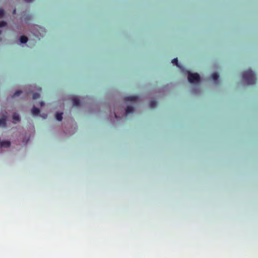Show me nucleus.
Instances as JSON below:
<instances>
[{
  "label": "nucleus",
  "instance_id": "obj_7",
  "mask_svg": "<svg viewBox=\"0 0 258 258\" xmlns=\"http://www.w3.org/2000/svg\"><path fill=\"white\" fill-rule=\"evenodd\" d=\"M11 145V143L10 141H3L1 142V147H9Z\"/></svg>",
  "mask_w": 258,
  "mask_h": 258
},
{
  "label": "nucleus",
  "instance_id": "obj_12",
  "mask_svg": "<svg viewBox=\"0 0 258 258\" xmlns=\"http://www.w3.org/2000/svg\"><path fill=\"white\" fill-rule=\"evenodd\" d=\"M62 113H57L55 115L56 119L58 121H61L62 119Z\"/></svg>",
  "mask_w": 258,
  "mask_h": 258
},
{
  "label": "nucleus",
  "instance_id": "obj_8",
  "mask_svg": "<svg viewBox=\"0 0 258 258\" xmlns=\"http://www.w3.org/2000/svg\"><path fill=\"white\" fill-rule=\"evenodd\" d=\"M134 111V108L132 106H128L125 110L126 114L133 113Z\"/></svg>",
  "mask_w": 258,
  "mask_h": 258
},
{
  "label": "nucleus",
  "instance_id": "obj_23",
  "mask_svg": "<svg viewBox=\"0 0 258 258\" xmlns=\"http://www.w3.org/2000/svg\"><path fill=\"white\" fill-rule=\"evenodd\" d=\"M46 117H47V115H46V114H45V116H43V118H45Z\"/></svg>",
  "mask_w": 258,
  "mask_h": 258
},
{
  "label": "nucleus",
  "instance_id": "obj_5",
  "mask_svg": "<svg viewBox=\"0 0 258 258\" xmlns=\"http://www.w3.org/2000/svg\"><path fill=\"white\" fill-rule=\"evenodd\" d=\"M73 105L74 106H79L80 104V100L78 98H73L72 99Z\"/></svg>",
  "mask_w": 258,
  "mask_h": 258
},
{
  "label": "nucleus",
  "instance_id": "obj_14",
  "mask_svg": "<svg viewBox=\"0 0 258 258\" xmlns=\"http://www.w3.org/2000/svg\"><path fill=\"white\" fill-rule=\"evenodd\" d=\"M172 62L175 64L177 67H179L178 61L177 58H175L172 59Z\"/></svg>",
  "mask_w": 258,
  "mask_h": 258
},
{
  "label": "nucleus",
  "instance_id": "obj_19",
  "mask_svg": "<svg viewBox=\"0 0 258 258\" xmlns=\"http://www.w3.org/2000/svg\"><path fill=\"white\" fill-rule=\"evenodd\" d=\"M44 103L43 101H41V102H40V105H41V106H43V105H44Z\"/></svg>",
  "mask_w": 258,
  "mask_h": 258
},
{
  "label": "nucleus",
  "instance_id": "obj_9",
  "mask_svg": "<svg viewBox=\"0 0 258 258\" xmlns=\"http://www.w3.org/2000/svg\"><path fill=\"white\" fill-rule=\"evenodd\" d=\"M157 105V102L156 100H152L150 102V107L151 108H155Z\"/></svg>",
  "mask_w": 258,
  "mask_h": 258
},
{
  "label": "nucleus",
  "instance_id": "obj_1",
  "mask_svg": "<svg viewBox=\"0 0 258 258\" xmlns=\"http://www.w3.org/2000/svg\"><path fill=\"white\" fill-rule=\"evenodd\" d=\"M242 78L248 85L254 84L256 82L255 75L251 70L244 71L242 74Z\"/></svg>",
  "mask_w": 258,
  "mask_h": 258
},
{
  "label": "nucleus",
  "instance_id": "obj_15",
  "mask_svg": "<svg viewBox=\"0 0 258 258\" xmlns=\"http://www.w3.org/2000/svg\"><path fill=\"white\" fill-rule=\"evenodd\" d=\"M40 97V94L38 93H34L33 94V99H37Z\"/></svg>",
  "mask_w": 258,
  "mask_h": 258
},
{
  "label": "nucleus",
  "instance_id": "obj_16",
  "mask_svg": "<svg viewBox=\"0 0 258 258\" xmlns=\"http://www.w3.org/2000/svg\"><path fill=\"white\" fill-rule=\"evenodd\" d=\"M22 93V91L20 90L16 91L13 96V98L15 96H19Z\"/></svg>",
  "mask_w": 258,
  "mask_h": 258
},
{
  "label": "nucleus",
  "instance_id": "obj_2",
  "mask_svg": "<svg viewBox=\"0 0 258 258\" xmlns=\"http://www.w3.org/2000/svg\"><path fill=\"white\" fill-rule=\"evenodd\" d=\"M188 80L190 83H199L200 81V77L198 73L188 72Z\"/></svg>",
  "mask_w": 258,
  "mask_h": 258
},
{
  "label": "nucleus",
  "instance_id": "obj_4",
  "mask_svg": "<svg viewBox=\"0 0 258 258\" xmlns=\"http://www.w3.org/2000/svg\"><path fill=\"white\" fill-rule=\"evenodd\" d=\"M6 118L7 115H3V117L0 118V126L6 127Z\"/></svg>",
  "mask_w": 258,
  "mask_h": 258
},
{
  "label": "nucleus",
  "instance_id": "obj_11",
  "mask_svg": "<svg viewBox=\"0 0 258 258\" xmlns=\"http://www.w3.org/2000/svg\"><path fill=\"white\" fill-rule=\"evenodd\" d=\"M212 79L213 81H217L219 79V75L217 73H214L212 75Z\"/></svg>",
  "mask_w": 258,
  "mask_h": 258
},
{
  "label": "nucleus",
  "instance_id": "obj_13",
  "mask_svg": "<svg viewBox=\"0 0 258 258\" xmlns=\"http://www.w3.org/2000/svg\"><path fill=\"white\" fill-rule=\"evenodd\" d=\"M13 119L14 121H19L20 120L19 115L16 113H15L13 116Z\"/></svg>",
  "mask_w": 258,
  "mask_h": 258
},
{
  "label": "nucleus",
  "instance_id": "obj_6",
  "mask_svg": "<svg viewBox=\"0 0 258 258\" xmlns=\"http://www.w3.org/2000/svg\"><path fill=\"white\" fill-rule=\"evenodd\" d=\"M31 112L32 114L34 115H38L40 113V110L39 108L34 106L32 109Z\"/></svg>",
  "mask_w": 258,
  "mask_h": 258
},
{
  "label": "nucleus",
  "instance_id": "obj_3",
  "mask_svg": "<svg viewBox=\"0 0 258 258\" xmlns=\"http://www.w3.org/2000/svg\"><path fill=\"white\" fill-rule=\"evenodd\" d=\"M139 99V97L137 96H128L124 97V101L125 102L131 101V102H136L138 101Z\"/></svg>",
  "mask_w": 258,
  "mask_h": 258
},
{
  "label": "nucleus",
  "instance_id": "obj_22",
  "mask_svg": "<svg viewBox=\"0 0 258 258\" xmlns=\"http://www.w3.org/2000/svg\"><path fill=\"white\" fill-rule=\"evenodd\" d=\"M114 115H115V117L116 118H117V115L116 114V113L115 112H114Z\"/></svg>",
  "mask_w": 258,
  "mask_h": 258
},
{
  "label": "nucleus",
  "instance_id": "obj_21",
  "mask_svg": "<svg viewBox=\"0 0 258 258\" xmlns=\"http://www.w3.org/2000/svg\"><path fill=\"white\" fill-rule=\"evenodd\" d=\"M16 9H14V10H13V14H16Z\"/></svg>",
  "mask_w": 258,
  "mask_h": 258
},
{
  "label": "nucleus",
  "instance_id": "obj_24",
  "mask_svg": "<svg viewBox=\"0 0 258 258\" xmlns=\"http://www.w3.org/2000/svg\"><path fill=\"white\" fill-rule=\"evenodd\" d=\"M38 90H41V88H39Z\"/></svg>",
  "mask_w": 258,
  "mask_h": 258
},
{
  "label": "nucleus",
  "instance_id": "obj_20",
  "mask_svg": "<svg viewBox=\"0 0 258 258\" xmlns=\"http://www.w3.org/2000/svg\"><path fill=\"white\" fill-rule=\"evenodd\" d=\"M33 1V0H25V2H28V3L32 2Z\"/></svg>",
  "mask_w": 258,
  "mask_h": 258
},
{
  "label": "nucleus",
  "instance_id": "obj_18",
  "mask_svg": "<svg viewBox=\"0 0 258 258\" xmlns=\"http://www.w3.org/2000/svg\"><path fill=\"white\" fill-rule=\"evenodd\" d=\"M7 25V23L4 21H2L0 22V28L6 26Z\"/></svg>",
  "mask_w": 258,
  "mask_h": 258
},
{
  "label": "nucleus",
  "instance_id": "obj_10",
  "mask_svg": "<svg viewBox=\"0 0 258 258\" xmlns=\"http://www.w3.org/2000/svg\"><path fill=\"white\" fill-rule=\"evenodd\" d=\"M20 41L22 43H25L28 41V38L25 36H21L20 38Z\"/></svg>",
  "mask_w": 258,
  "mask_h": 258
},
{
  "label": "nucleus",
  "instance_id": "obj_17",
  "mask_svg": "<svg viewBox=\"0 0 258 258\" xmlns=\"http://www.w3.org/2000/svg\"><path fill=\"white\" fill-rule=\"evenodd\" d=\"M4 14H5L4 10L3 9L0 8V18H2L4 16Z\"/></svg>",
  "mask_w": 258,
  "mask_h": 258
}]
</instances>
